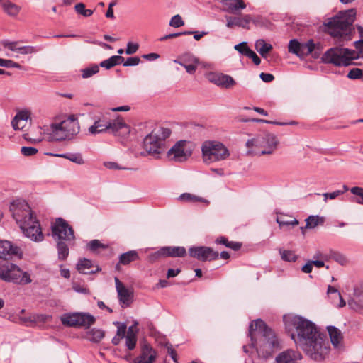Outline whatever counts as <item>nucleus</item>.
Listing matches in <instances>:
<instances>
[{
    "mask_svg": "<svg viewBox=\"0 0 363 363\" xmlns=\"http://www.w3.org/2000/svg\"><path fill=\"white\" fill-rule=\"evenodd\" d=\"M284 322L296 345L311 359L321 361L328 356L330 350L328 342L313 322L294 314L284 315Z\"/></svg>",
    "mask_w": 363,
    "mask_h": 363,
    "instance_id": "obj_1",
    "label": "nucleus"
},
{
    "mask_svg": "<svg viewBox=\"0 0 363 363\" xmlns=\"http://www.w3.org/2000/svg\"><path fill=\"white\" fill-rule=\"evenodd\" d=\"M249 335L251 345L243 346L245 353L251 354L255 351L259 357L267 358L279 347V342L274 333L260 319L250 324Z\"/></svg>",
    "mask_w": 363,
    "mask_h": 363,
    "instance_id": "obj_2",
    "label": "nucleus"
},
{
    "mask_svg": "<svg viewBox=\"0 0 363 363\" xmlns=\"http://www.w3.org/2000/svg\"><path fill=\"white\" fill-rule=\"evenodd\" d=\"M10 211L25 236L35 242L43 240L40 223L26 201H14L10 206Z\"/></svg>",
    "mask_w": 363,
    "mask_h": 363,
    "instance_id": "obj_3",
    "label": "nucleus"
},
{
    "mask_svg": "<svg viewBox=\"0 0 363 363\" xmlns=\"http://www.w3.org/2000/svg\"><path fill=\"white\" fill-rule=\"evenodd\" d=\"M355 9L340 11L335 16L331 18L325 24L328 32L334 37L342 40H349L352 38V25L355 20Z\"/></svg>",
    "mask_w": 363,
    "mask_h": 363,
    "instance_id": "obj_4",
    "label": "nucleus"
},
{
    "mask_svg": "<svg viewBox=\"0 0 363 363\" xmlns=\"http://www.w3.org/2000/svg\"><path fill=\"white\" fill-rule=\"evenodd\" d=\"M279 141L269 133L255 135L245 143L246 154L250 156L272 155L277 149Z\"/></svg>",
    "mask_w": 363,
    "mask_h": 363,
    "instance_id": "obj_5",
    "label": "nucleus"
},
{
    "mask_svg": "<svg viewBox=\"0 0 363 363\" xmlns=\"http://www.w3.org/2000/svg\"><path fill=\"white\" fill-rule=\"evenodd\" d=\"M49 131L50 139L52 140H71L80 131L78 118L74 114L69 115L60 122L51 123Z\"/></svg>",
    "mask_w": 363,
    "mask_h": 363,
    "instance_id": "obj_6",
    "label": "nucleus"
},
{
    "mask_svg": "<svg viewBox=\"0 0 363 363\" xmlns=\"http://www.w3.org/2000/svg\"><path fill=\"white\" fill-rule=\"evenodd\" d=\"M359 48L360 50L358 52L343 47H331L323 55L322 61L337 67L349 66L352 64L353 60L360 57L363 47Z\"/></svg>",
    "mask_w": 363,
    "mask_h": 363,
    "instance_id": "obj_7",
    "label": "nucleus"
},
{
    "mask_svg": "<svg viewBox=\"0 0 363 363\" xmlns=\"http://www.w3.org/2000/svg\"><path fill=\"white\" fill-rule=\"evenodd\" d=\"M171 130L168 128L160 127L154 129L143 140V148L147 155H158L163 152L166 146V140L170 136Z\"/></svg>",
    "mask_w": 363,
    "mask_h": 363,
    "instance_id": "obj_8",
    "label": "nucleus"
},
{
    "mask_svg": "<svg viewBox=\"0 0 363 363\" xmlns=\"http://www.w3.org/2000/svg\"><path fill=\"white\" fill-rule=\"evenodd\" d=\"M202 158L204 163L211 164L226 160L230 155V150L217 140H206L201 145Z\"/></svg>",
    "mask_w": 363,
    "mask_h": 363,
    "instance_id": "obj_9",
    "label": "nucleus"
},
{
    "mask_svg": "<svg viewBox=\"0 0 363 363\" xmlns=\"http://www.w3.org/2000/svg\"><path fill=\"white\" fill-rule=\"evenodd\" d=\"M0 278L9 282L26 284L31 282L30 275L12 263L4 262L0 263Z\"/></svg>",
    "mask_w": 363,
    "mask_h": 363,
    "instance_id": "obj_10",
    "label": "nucleus"
},
{
    "mask_svg": "<svg viewBox=\"0 0 363 363\" xmlns=\"http://www.w3.org/2000/svg\"><path fill=\"white\" fill-rule=\"evenodd\" d=\"M60 320L64 325L69 327H89L95 321L92 315L82 313L64 314Z\"/></svg>",
    "mask_w": 363,
    "mask_h": 363,
    "instance_id": "obj_11",
    "label": "nucleus"
},
{
    "mask_svg": "<svg viewBox=\"0 0 363 363\" xmlns=\"http://www.w3.org/2000/svg\"><path fill=\"white\" fill-rule=\"evenodd\" d=\"M52 233L57 241L74 240V231L71 226L64 219L59 218L52 224Z\"/></svg>",
    "mask_w": 363,
    "mask_h": 363,
    "instance_id": "obj_12",
    "label": "nucleus"
},
{
    "mask_svg": "<svg viewBox=\"0 0 363 363\" xmlns=\"http://www.w3.org/2000/svg\"><path fill=\"white\" fill-rule=\"evenodd\" d=\"M191 152L189 142L179 140L169 150L167 157L170 160L174 162H184L191 155Z\"/></svg>",
    "mask_w": 363,
    "mask_h": 363,
    "instance_id": "obj_13",
    "label": "nucleus"
},
{
    "mask_svg": "<svg viewBox=\"0 0 363 363\" xmlns=\"http://www.w3.org/2000/svg\"><path fill=\"white\" fill-rule=\"evenodd\" d=\"M206 78L208 82L221 89H231L237 84L236 81L231 76L221 72H210L206 74Z\"/></svg>",
    "mask_w": 363,
    "mask_h": 363,
    "instance_id": "obj_14",
    "label": "nucleus"
},
{
    "mask_svg": "<svg viewBox=\"0 0 363 363\" xmlns=\"http://www.w3.org/2000/svg\"><path fill=\"white\" fill-rule=\"evenodd\" d=\"M189 254L191 257L198 260L205 262L207 260H215L218 257V252L208 247H191L189 249Z\"/></svg>",
    "mask_w": 363,
    "mask_h": 363,
    "instance_id": "obj_15",
    "label": "nucleus"
},
{
    "mask_svg": "<svg viewBox=\"0 0 363 363\" xmlns=\"http://www.w3.org/2000/svg\"><path fill=\"white\" fill-rule=\"evenodd\" d=\"M186 253L184 247H163L154 254L150 255V259L155 261L162 257H182Z\"/></svg>",
    "mask_w": 363,
    "mask_h": 363,
    "instance_id": "obj_16",
    "label": "nucleus"
},
{
    "mask_svg": "<svg viewBox=\"0 0 363 363\" xmlns=\"http://www.w3.org/2000/svg\"><path fill=\"white\" fill-rule=\"evenodd\" d=\"M116 288L122 307L129 306L132 302L133 292L127 289L120 280L115 277Z\"/></svg>",
    "mask_w": 363,
    "mask_h": 363,
    "instance_id": "obj_17",
    "label": "nucleus"
},
{
    "mask_svg": "<svg viewBox=\"0 0 363 363\" xmlns=\"http://www.w3.org/2000/svg\"><path fill=\"white\" fill-rule=\"evenodd\" d=\"M320 47H288L289 52L298 56L301 59H303L308 55H311L312 58L316 59L320 55Z\"/></svg>",
    "mask_w": 363,
    "mask_h": 363,
    "instance_id": "obj_18",
    "label": "nucleus"
},
{
    "mask_svg": "<svg viewBox=\"0 0 363 363\" xmlns=\"http://www.w3.org/2000/svg\"><path fill=\"white\" fill-rule=\"evenodd\" d=\"M301 358L302 355L298 351L288 349L280 352L276 357L274 363H298Z\"/></svg>",
    "mask_w": 363,
    "mask_h": 363,
    "instance_id": "obj_19",
    "label": "nucleus"
},
{
    "mask_svg": "<svg viewBox=\"0 0 363 363\" xmlns=\"http://www.w3.org/2000/svg\"><path fill=\"white\" fill-rule=\"evenodd\" d=\"M226 26L230 28L234 26H239L243 28L249 29V25L251 22H253L255 24L257 23V21L252 19L250 15H245L242 16H228L226 17Z\"/></svg>",
    "mask_w": 363,
    "mask_h": 363,
    "instance_id": "obj_20",
    "label": "nucleus"
},
{
    "mask_svg": "<svg viewBox=\"0 0 363 363\" xmlns=\"http://www.w3.org/2000/svg\"><path fill=\"white\" fill-rule=\"evenodd\" d=\"M108 130L115 135L122 137L128 136L130 133V128L123 121V118H118L116 119L109 121Z\"/></svg>",
    "mask_w": 363,
    "mask_h": 363,
    "instance_id": "obj_21",
    "label": "nucleus"
},
{
    "mask_svg": "<svg viewBox=\"0 0 363 363\" xmlns=\"http://www.w3.org/2000/svg\"><path fill=\"white\" fill-rule=\"evenodd\" d=\"M157 357L155 349L149 344H144L141 348L140 354L136 358V363H154Z\"/></svg>",
    "mask_w": 363,
    "mask_h": 363,
    "instance_id": "obj_22",
    "label": "nucleus"
},
{
    "mask_svg": "<svg viewBox=\"0 0 363 363\" xmlns=\"http://www.w3.org/2000/svg\"><path fill=\"white\" fill-rule=\"evenodd\" d=\"M223 10L232 14H236L246 8L243 0H221Z\"/></svg>",
    "mask_w": 363,
    "mask_h": 363,
    "instance_id": "obj_23",
    "label": "nucleus"
},
{
    "mask_svg": "<svg viewBox=\"0 0 363 363\" xmlns=\"http://www.w3.org/2000/svg\"><path fill=\"white\" fill-rule=\"evenodd\" d=\"M21 252L16 246H13L11 243L6 240L0 241V258L7 259L12 255H20Z\"/></svg>",
    "mask_w": 363,
    "mask_h": 363,
    "instance_id": "obj_24",
    "label": "nucleus"
},
{
    "mask_svg": "<svg viewBox=\"0 0 363 363\" xmlns=\"http://www.w3.org/2000/svg\"><path fill=\"white\" fill-rule=\"evenodd\" d=\"M0 6L3 12L11 18L17 17L22 9L21 6L10 0H0Z\"/></svg>",
    "mask_w": 363,
    "mask_h": 363,
    "instance_id": "obj_25",
    "label": "nucleus"
},
{
    "mask_svg": "<svg viewBox=\"0 0 363 363\" xmlns=\"http://www.w3.org/2000/svg\"><path fill=\"white\" fill-rule=\"evenodd\" d=\"M330 342L336 349H341L343 347V334L335 326H328Z\"/></svg>",
    "mask_w": 363,
    "mask_h": 363,
    "instance_id": "obj_26",
    "label": "nucleus"
},
{
    "mask_svg": "<svg viewBox=\"0 0 363 363\" xmlns=\"http://www.w3.org/2000/svg\"><path fill=\"white\" fill-rule=\"evenodd\" d=\"M109 125V121L103 116L95 120L94 124L88 128V131L91 135L99 134L108 130Z\"/></svg>",
    "mask_w": 363,
    "mask_h": 363,
    "instance_id": "obj_27",
    "label": "nucleus"
},
{
    "mask_svg": "<svg viewBox=\"0 0 363 363\" xmlns=\"http://www.w3.org/2000/svg\"><path fill=\"white\" fill-rule=\"evenodd\" d=\"M30 113L28 111H19L11 121L14 130H22L27 125Z\"/></svg>",
    "mask_w": 363,
    "mask_h": 363,
    "instance_id": "obj_28",
    "label": "nucleus"
},
{
    "mask_svg": "<svg viewBox=\"0 0 363 363\" xmlns=\"http://www.w3.org/2000/svg\"><path fill=\"white\" fill-rule=\"evenodd\" d=\"M7 56L21 60L23 62L25 56L34 52L33 47H9Z\"/></svg>",
    "mask_w": 363,
    "mask_h": 363,
    "instance_id": "obj_29",
    "label": "nucleus"
},
{
    "mask_svg": "<svg viewBox=\"0 0 363 363\" xmlns=\"http://www.w3.org/2000/svg\"><path fill=\"white\" fill-rule=\"evenodd\" d=\"M77 269L82 274H93L100 270L99 267H94L91 261L86 258L82 259L78 262Z\"/></svg>",
    "mask_w": 363,
    "mask_h": 363,
    "instance_id": "obj_30",
    "label": "nucleus"
},
{
    "mask_svg": "<svg viewBox=\"0 0 363 363\" xmlns=\"http://www.w3.org/2000/svg\"><path fill=\"white\" fill-rule=\"evenodd\" d=\"M327 294L334 306L339 308L345 306V301L343 300L340 292L335 287L328 286Z\"/></svg>",
    "mask_w": 363,
    "mask_h": 363,
    "instance_id": "obj_31",
    "label": "nucleus"
},
{
    "mask_svg": "<svg viewBox=\"0 0 363 363\" xmlns=\"http://www.w3.org/2000/svg\"><path fill=\"white\" fill-rule=\"evenodd\" d=\"M177 200L180 202H186L194 203L197 202L204 203L206 205L209 204V201L201 196H198L196 195L190 194V193H183L178 198Z\"/></svg>",
    "mask_w": 363,
    "mask_h": 363,
    "instance_id": "obj_32",
    "label": "nucleus"
},
{
    "mask_svg": "<svg viewBox=\"0 0 363 363\" xmlns=\"http://www.w3.org/2000/svg\"><path fill=\"white\" fill-rule=\"evenodd\" d=\"M352 298L357 306L363 308V282L355 284Z\"/></svg>",
    "mask_w": 363,
    "mask_h": 363,
    "instance_id": "obj_33",
    "label": "nucleus"
},
{
    "mask_svg": "<svg viewBox=\"0 0 363 363\" xmlns=\"http://www.w3.org/2000/svg\"><path fill=\"white\" fill-rule=\"evenodd\" d=\"M235 49L242 55L252 59L256 65H259L260 64L259 57L254 51L250 49V47H235Z\"/></svg>",
    "mask_w": 363,
    "mask_h": 363,
    "instance_id": "obj_34",
    "label": "nucleus"
},
{
    "mask_svg": "<svg viewBox=\"0 0 363 363\" xmlns=\"http://www.w3.org/2000/svg\"><path fill=\"white\" fill-rule=\"evenodd\" d=\"M276 220L280 228L284 226H295L298 224V221L296 218L283 214L277 216Z\"/></svg>",
    "mask_w": 363,
    "mask_h": 363,
    "instance_id": "obj_35",
    "label": "nucleus"
},
{
    "mask_svg": "<svg viewBox=\"0 0 363 363\" xmlns=\"http://www.w3.org/2000/svg\"><path fill=\"white\" fill-rule=\"evenodd\" d=\"M138 259L139 256L138 252L135 250H130L120 256L119 262L123 265H127Z\"/></svg>",
    "mask_w": 363,
    "mask_h": 363,
    "instance_id": "obj_36",
    "label": "nucleus"
},
{
    "mask_svg": "<svg viewBox=\"0 0 363 363\" xmlns=\"http://www.w3.org/2000/svg\"><path fill=\"white\" fill-rule=\"evenodd\" d=\"M124 58L119 55H114L110 58L104 60L101 62L100 65L106 69H110L115 65H120L123 62Z\"/></svg>",
    "mask_w": 363,
    "mask_h": 363,
    "instance_id": "obj_37",
    "label": "nucleus"
},
{
    "mask_svg": "<svg viewBox=\"0 0 363 363\" xmlns=\"http://www.w3.org/2000/svg\"><path fill=\"white\" fill-rule=\"evenodd\" d=\"M104 337V332L102 330L93 328L90 330L87 334L86 337L89 340L94 342H100Z\"/></svg>",
    "mask_w": 363,
    "mask_h": 363,
    "instance_id": "obj_38",
    "label": "nucleus"
},
{
    "mask_svg": "<svg viewBox=\"0 0 363 363\" xmlns=\"http://www.w3.org/2000/svg\"><path fill=\"white\" fill-rule=\"evenodd\" d=\"M323 218L318 216H310L306 220V226L301 227V230L303 232L305 228H314L319 224L323 223Z\"/></svg>",
    "mask_w": 363,
    "mask_h": 363,
    "instance_id": "obj_39",
    "label": "nucleus"
},
{
    "mask_svg": "<svg viewBox=\"0 0 363 363\" xmlns=\"http://www.w3.org/2000/svg\"><path fill=\"white\" fill-rule=\"evenodd\" d=\"M279 255L285 262H295L298 259V255L293 250L280 249Z\"/></svg>",
    "mask_w": 363,
    "mask_h": 363,
    "instance_id": "obj_40",
    "label": "nucleus"
},
{
    "mask_svg": "<svg viewBox=\"0 0 363 363\" xmlns=\"http://www.w3.org/2000/svg\"><path fill=\"white\" fill-rule=\"evenodd\" d=\"M57 248L59 259L62 260L65 259L69 255V249L67 245L63 241H57Z\"/></svg>",
    "mask_w": 363,
    "mask_h": 363,
    "instance_id": "obj_41",
    "label": "nucleus"
},
{
    "mask_svg": "<svg viewBox=\"0 0 363 363\" xmlns=\"http://www.w3.org/2000/svg\"><path fill=\"white\" fill-rule=\"evenodd\" d=\"M74 10L77 13L82 15L84 17H89L93 14V11L85 8L83 3H78L74 6Z\"/></svg>",
    "mask_w": 363,
    "mask_h": 363,
    "instance_id": "obj_42",
    "label": "nucleus"
},
{
    "mask_svg": "<svg viewBox=\"0 0 363 363\" xmlns=\"http://www.w3.org/2000/svg\"><path fill=\"white\" fill-rule=\"evenodd\" d=\"M174 62L179 63L181 65H185V63L187 64H191V63H200L199 60L191 55L186 54L182 56L181 58V60H174Z\"/></svg>",
    "mask_w": 363,
    "mask_h": 363,
    "instance_id": "obj_43",
    "label": "nucleus"
},
{
    "mask_svg": "<svg viewBox=\"0 0 363 363\" xmlns=\"http://www.w3.org/2000/svg\"><path fill=\"white\" fill-rule=\"evenodd\" d=\"M350 191L352 194L357 196L354 201L358 204L363 205V188L354 186L350 189Z\"/></svg>",
    "mask_w": 363,
    "mask_h": 363,
    "instance_id": "obj_44",
    "label": "nucleus"
},
{
    "mask_svg": "<svg viewBox=\"0 0 363 363\" xmlns=\"http://www.w3.org/2000/svg\"><path fill=\"white\" fill-rule=\"evenodd\" d=\"M125 337V345L127 347L132 350L135 347L136 342H137V335L133 334H126V335L124 337Z\"/></svg>",
    "mask_w": 363,
    "mask_h": 363,
    "instance_id": "obj_45",
    "label": "nucleus"
},
{
    "mask_svg": "<svg viewBox=\"0 0 363 363\" xmlns=\"http://www.w3.org/2000/svg\"><path fill=\"white\" fill-rule=\"evenodd\" d=\"M99 70L98 65H93L89 67H86L82 70V77L84 79L91 77L94 74H96Z\"/></svg>",
    "mask_w": 363,
    "mask_h": 363,
    "instance_id": "obj_46",
    "label": "nucleus"
},
{
    "mask_svg": "<svg viewBox=\"0 0 363 363\" xmlns=\"http://www.w3.org/2000/svg\"><path fill=\"white\" fill-rule=\"evenodd\" d=\"M333 259L335 261L340 264L341 265H344L347 263V259L346 257L341 253L335 252V251H330V259Z\"/></svg>",
    "mask_w": 363,
    "mask_h": 363,
    "instance_id": "obj_47",
    "label": "nucleus"
},
{
    "mask_svg": "<svg viewBox=\"0 0 363 363\" xmlns=\"http://www.w3.org/2000/svg\"><path fill=\"white\" fill-rule=\"evenodd\" d=\"M67 160L79 165L84 164L85 162L82 154L80 153L69 154Z\"/></svg>",
    "mask_w": 363,
    "mask_h": 363,
    "instance_id": "obj_48",
    "label": "nucleus"
},
{
    "mask_svg": "<svg viewBox=\"0 0 363 363\" xmlns=\"http://www.w3.org/2000/svg\"><path fill=\"white\" fill-rule=\"evenodd\" d=\"M184 25V22L182 18V16L179 14H177L172 17L169 21V26L173 28H179Z\"/></svg>",
    "mask_w": 363,
    "mask_h": 363,
    "instance_id": "obj_49",
    "label": "nucleus"
},
{
    "mask_svg": "<svg viewBox=\"0 0 363 363\" xmlns=\"http://www.w3.org/2000/svg\"><path fill=\"white\" fill-rule=\"evenodd\" d=\"M347 77L351 79H362V69L353 68L347 73Z\"/></svg>",
    "mask_w": 363,
    "mask_h": 363,
    "instance_id": "obj_50",
    "label": "nucleus"
},
{
    "mask_svg": "<svg viewBox=\"0 0 363 363\" xmlns=\"http://www.w3.org/2000/svg\"><path fill=\"white\" fill-rule=\"evenodd\" d=\"M343 194V191L341 190H336L333 192L330 193H323L322 195L323 196V201L325 203L328 201V199L333 200L335 199L339 196Z\"/></svg>",
    "mask_w": 363,
    "mask_h": 363,
    "instance_id": "obj_51",
    "label": "nucleus"
},
{
    "mask_svg": "<svg viewBox=\"0 0 363 363\" xmlns=\"http://www.w3.org/2000/svg\"><path fill=\"white\" fill-rule=\"evenodd\" d=\"M114 324L116 325H117V332H116V335L123 338L126 335H125L126 330H127L126 325L125 323H120L118 322H115Z\"/></svg>",
    "mask_w": 363,
    "mask_h": 363,
    "instance_id": "obj_52",
    "label": "nucleus"
},
{
    "mask_svg": "<svg viewBox=\"0 0 363 363\" xmlns=\"http://www.w3.org/2000/svg\"><path fill=\"white\" fill-rule=\"evenodd\" d=\"M21 152L25 156H32L38 152V150L32 147H22Z\"/></svg>",
    "mask_w": 363,
    "mask_h": 363,
    "instance_id": "obj_53",
    "label": "nucleus"
},
{
    "mask_svg": "<svg viewBox=\"0 0 363 363\" xmlns=\"http://www.w3.org/2000/svg\"><path fill=\"white\" fill-rule=\"evenodd\" d=\"M359 39L354 42V45H363V27L356 26Z\"/></svg>",
    "mask_w": 363,
    "mask_h": 363,
    "instance_id": "obj_54",
    "label": "nucleus"
},
{
    "mask_svg": "<svg viewBox=\"0 0 363 363\" xmlns=\"http://www.w3.org/2000/svg\"><path fill=\"white\" fill-rule=\"evenodd\" d=\"M89 247L91 250L95 251L99 248H106V246L98 240H94L89 243Z\"/></svg>",
    "mask_w": 363,
    "mask_h": 363,
    "instance_id": "obj_55",
    "label": "nucleus"
},
{
    "mask_svg": "<svg viewBox=\"0 0 363 363\" xmlns=\"http://www.w3.org/2000/svg\"><path fill=\"white\" fill-rule=\"evenodd\" d=\"M313 259L328 261L330 259V252L324 253L321 251H317L313 255Z\"/></svg>",
    "mask_w": 363,
    "mask_h": 363,
    "instance_id": "obj_56",
    "label": "nucleus"
},
{
    "mask_svg": "<svg viewBox=\"0 0 363 363\" xmlns=\"http://www.w3.org/2000/svg\"><path fill=\"white\" fill-rule=\"evenodd\" d=\"M200 65V63H191V64H187L185 63V65H183L182 66L184 67L186 72L189 74H193L195 72L197 67Z\"/></svg>",
    "mask_w": 363,
    "mask_h": 363,
    "instance_id": "obj_57",
    "label": "nucleus"
},
{
    "mask_svg": "<svg viewBox=\"0 0 363 363\" xmlns=\"http://www.w3.org/2000/svg\"><path fill=\"white\" fill-rule=\"evenodd\" d=\"M140 62V59L135 57H128L123 63L124 66H134L137 65Z\"/></svg>",
    "mask_w": 363,
    "mask_h": 363,
    "instance_id": "obj_58",
    "label": "nucleus"
},
{
    "mask_svg": "<svg viewBox=\"0 0 363 363\" xmlns=\"http://www.w3.org/2000/svg\"><path fill=\"white\" fill-rule=\"evenodd\" d=\"M73 289L77 293L89 294V291L87 288L80 286L79 284H74L72 286Z\"/></svg>",
    "mask_w": 363,
    "mask_h": 363,
    "instance_id": "obj_59",
    "label": "nucleus"
},
{
    "mask_svg": "<svg viewBox=\"0 0 363 363\" xmlns=\"http://www.w3.org/2000/svg\"><path fill=\"white\" fill-rule=\"evenodd\" d=\"M104 165L110 169H123V167H120L116 162H105Z\"/></svg>",
    "mask_w": 363,
    "mask_h": 363,
    "instance_id": "obj_60",
    "label": "nucleus"
},
{
    "mask_svg": "<svg viewBox=\"0 0 363 363\" xmlns=\"http://www.w3.org/2000/svg\"><path fill=\"white\" fill-rule=\"evenodd\" d=\"M33 319L35 322L44 323V322H47L49 320H50L51 317L48 315L40 314V315H36L35 316H34Z\"/></svg>",
    "mask_w": 363,
    "mask_h": 363,
    "instance_id": "obj_61",
    "label": "nucleus"
},
{
    "mask_svg": "<svg viewBox=\"0 0 363 363\" xmlns=\"http://www.w3.org/2000/svg\"><path fill=\"white\" fill-rule=\"evenodd\" d=\"M272 47H260L259 50H257L259 53L262 55L263 57H267L268 54L272 50Z\"/></svg>",
    "mask_w": 363,
    "mask_h": 363,
    "instance_id": "obj_62",
    "label": "nucleus"
},
{
    "mask_svg": "<svg viewBox=\"0 0 363 363\" xmlns=\"http://www.w3.org/2000/svg\"><path fill=\"white\" fill-rule=\"evenodd\" d=\"M260 78L264 82H270L274 79V76L269 73L262 72L260 74Z\"/></svg>",
    "mask_w": 363,
    "mask_h": 363,
    "instance_id": "obj_63",
    "label": "nucleus"
},
{
    "mask_svg": "<svg viewBox=\"0 0 363 363\" xmlns=\"http://www.w3.org/2000/svg\"><path fill=\"white\" fill-rule=\"evenodd\" d=\"M313 269V264L311 260L308 261L305 265H303L301 268L302 272L304 273H310Z\"/></svg>",
    "mask_w": 363,
    "mask_h": 363,
    "instance_id": "obj_64",
    "label": "nucleus"
}]
</instances>
